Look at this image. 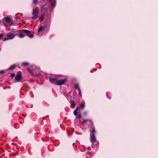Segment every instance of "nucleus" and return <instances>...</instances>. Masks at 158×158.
Wrapping results in <instances>:
<instances>
[{"instance_id": "nucleus-9", "label": "nucleus", "mask_w": 158, "mask_h": 158, "mask_svg": "<svg viewBox=\"0 0 158 158\" xmlns=\"http://www.w3.org/2000/svg\"><path fill=\"white\" fill-rule=\"evenodd\" d=\"M67 81V78L60 80V85H63Z\"/></svg>"}, {"instance_id": "nucleus-11", "label": "nucleus", "mask_w": 158, "mask_h": 158, "mask_svg": "<svg viewBox=\"0 0 158 158\" xmlns=\"http://www.w3.org/2000/svg\"><path fill=\"white\" fill-rule=\"evenodd\" d=\"M79 107H77L76 108V109L74 111L73 114L75 115L76 116L77 115V112L78 110H79Z\"/></svg>"}, {"instance_id": "nucleus-34", "label": "nucleus", "mask_w": 158, "mask_h": 158, "mask_svg": "<svg viewBox=\"0 0 158 158\" xmlns=\"http://www.w3.org/2000/svg\"><path fill=\"white\" fill-rule=\"evenodd\" d=\"M44 27L45 28H46V26H44Z\"/></svg>"}, {"instance_id": "nucleus-5", "label": "nucleus", "mask_w": 158, "mask_h": 158, "mask_svg": "<svg viewBox=\"0 0 158 158\" xmlns=\"http://www.w3.org/2000/svg\"><path fill=\"white\" fill-rule=\"evenodd\" d=\"M4 19L6 22L9 25H11L13 24V23L11 21V19L9 17H6Z\"/></svg>"}, {"instance_id": "nucleus-18", "label": "nucleus", "mask_w": 158, "mask_h": 158, "mask_svg": "<svg viewBox=\"0 0 158 158\" xmlns=\"http://www.w3.org/2000/svg\"><path fill=\"white\" fill-rule=\"evenodd\" d=\"M23 65H25V66H27L29 65V63L27 62H24L23 63Z\"/></svg>"}, {"instance_id": "nucleus-4", "label": "nucleus", "mask_w": 158, "mask_h": 158, "mask_svg": "<svg viewBox=\"0 0 158 158\" xmlns=\"http://www.w3.org/2000/svg\"><path fill=\"white\" fill-rule=\"evenodd\" d=\"M22 77L21 72L19 71L17 75L15 77V79L17 81H19L21 78Z\"/></svg>"}, {"instance_id": "nucleus-28", "label": "nucleus", "mask_w": 158, "mask_h": 158, "mask_svg": "<svg viewBox=\"0 0 158 158\" xmlns=\"http://www.w3.org/2000/svg\"><path fill=\"white\" fill-rule=\"evenodd\" d=\"M3 36V35L2 34H1L0 35V40L2 38V37Z\"/></svg>"}, {"instance_id": "nucleus-3", "label": "nucleus", "mask_w": 158, "mask_h": 158, "mask_svg": "<svg viewBox=\"0 0 158 158\" xmlns=\"http://www.w3.org/2000/svg\"><path fill=\"white\" fill-rule=\"evenodd\" d=\"M15 37V35L13 33H10L7 34L6 35V37L4 38V40H8L12 39Z\"/></svg>"}, {"instance_id": "nucleus-25", "label": "nucleus", "mask_w": 158, "mask_h": 158, "mask_svg": "<svg viewBox=\"0 0 158 158\" xmlns=\"http://www.w3.org/2000/svg\"><path fill=\"white\" fill-rule=\"evenodd\" d=\"M82 120L83 121V122L84 123H86V122L87 121V120H85L84 119H82Z\"/></svg>"}, {"instance_id": "nucleus-14", "label": "nucleus", "mask_w": 158, "mask_h": 158, "mask_svg": "<svg viewBox=\"0 0 158 158\" xmlns=\"http://www.w3.org/2000/svg\"><path fill=\"white\" fill-rule=\"evenodd\" d=\"M71 103L72 105L75 106L76 105V103L74 100H71Z\"/></svg>"}, {"instance_id": "nucleus-8", "label": "nucleus", "mask_w": 158, "mask_h": 158, "mask_svg": "<svg viewBox=\"0 0 158 158\" xmlns=\"http://www.w3.org/2000/svg\"><path fill=\"white\" fill-rule=\"evenodd\" d=\"M96 140L95 136H90V140L91 142L94 143L96 141Z\"/></svg>"}, {"instance_id": "nucleus-19", "label": "nucleus", "mask_w": 158, "mask_h": 158, "mask_svg": "<svg viewBox=\"0 0 158 158\" xmlns=\"http://www.w3.org/2000/svg\"><path fill=\"white\" fill-rule=\"evenodd\" d=\"M38 0H33V3L35 4H36Z\"/></svg>"}, {"instance_id": "nucleus-24", "label": "nucleus", "mask_w": 158, "mask_h": 158, "mask_svg": "<svg viewBox=\"0 0 158 158\" xmlns=\"http://www.w3.org/2000/svg\"><path fill=\"white\" fill-rule=\"evenodd\" d=\"M77 117L79 119H80L81 118V116L80 115H77Z\"/></svg>"}, {"instance_id": "nucleus-16", "label": "nucleus", "mask_w": 158, "mask_h": 158, "mask_svg": "<svg viewBox=\"0 0 158 158\" xmlns=\"http://www.w3.org/2000/svg\"><path fill=\"white\" fill-rule=\"evenodd\" d=\"M85 106L84 104H81L80 105V107L82 109H83L85 107Z\"/></svg>"}, {"instance_id": "nucleus-26", "label": "nucleus", "mask_w": 158, "mask_h": 158, "mask_svg": "<svg viewBox=\"0 0 158 158\" xmlns=\"http://www.w3.org/2000/svg\"><path fill=\"white\" fill-rule=\"evenodd\" d=\"M30 74L32 75L33 76H35V75L34 74V73H32V72L31 73H30Z\"/></svg>"}, {"instance_id": "nucleus-23", "label": "nucleus", "mask_w": 158, "mask_h": 158, "mask_svg": "<svg viewBox=\"0 0 158 158\" xmlns=\"http://www.w3.org/2000/svg\"><path fill=\"white\" fill-rule=\"evenodd\" d=\"M29 36L31 38H32L33 37L34 35L33 34H30Z\"/></svg>"}, {"instance_id": "nucleus-27", "label": "nucleus", "mask_w": 158, "mask_h": 158, "mask_svg": "<svg viewBox=\"0 0 158 158\" xmlns=\"http://www.w3.org/2000/svg\"><path fill=\"white\" fill-rule=\"evenodd\" d=\"M87 149L88 150L90 151L91 150V148L89 147L87 148Z\"/></svg>"}, {"instance_id": "nucleus-32", "label": "nucleus", "mask_w": 158, "mask_h": 158, "mask_svg": "<svg viewBox=\"0 0 158 158\" xmlns=\"http://www.w3.org/2000/svg\"><path fill=\"white\" fill-rule=\"evenodd\" d=\"M3 71H1L0 72V73H3Z\"/></svg>"}, {"instance_id": "nucleus-29", "label": "nucleus", "mask_w": 158, "mask_h": 158, "mask_svg": "<svg viewBox=\"0 0 158 158\" xmlns=\"http://www.w3.org/2000/svg\"><path fill=\"white\" fill-rule=\"evenodd\" d=\"M84 114L85 115H86L87 114V113L86 112H84Z\"/></svg>"}, {"instance_id": "nucleus-31", "label": "nucleus", "mask_w": 158, "mask_h": 158, "mask_svg": "<svg viewBox=\"0 0 158 158\" xmlns=\"http://www.w3.org/2000/svg\"><path fill=\"white\" fill-rule=\"evenodd\" d=\"M36 17H33L32 18V19H36Z\"/></svg>"}, {"instance_id": "nucleus-7", "label": "nucleus", "mask_w": 158, "mask_h": 158, "mask_svg": "<svg viewBox=\"0 0 158 158\" xmlns=\"http://www.w3.org/2000/svg\"><path fill=\"white\" fill-rule=\"evenodd\" d=\"M45 15V13L44 12L43 13L42 15H41L40 17V22L41 23H42L44 20V17Z\"/></svg>"}, {"instance_id": "nucleus-30", "label": "nucleus", "mask_w": 158, "mask_h": 158, "mask_svg": "<svg viewBox=\"0 0 158 158\" xmlns=\"http://www.w3.org/2000/svg\"><path fill=\"white\" fill-rule=\"evenodd\" d=\"M91 126L92 127H94V124L92 123V124H91Z\"/></svg>"}, {"instance_id": "nucleus-12", "label": "nucleus", "mask_w": 158, "mask_h": 158, "mask_svg": "<svg viewBox=\"0 0 158 158\" xmlns=\"http://www.w3.org/2000/svg\"><path fill=\"white\" fill-rule=\"evenodd\" d=\"M38 11H35L33 10L32 12V15L35 17H37L38 15Z\"/></svg>"}, {"instance_id": "nucleus-10", "label": "nucleus", "mask_w": 158, "mask_h": 158, "mask_svg": "<svg viewBox=\"0 0 158 158\" xmlns=\"http://www.w3.org/2000/svg\"><path fill=\"white\" fill-rule=\"evenodd\" d=\"M16 66H17V65L16 64H13L8 68V70H10L14 69L16 67Z\"/></svg>"}, {"instance_id": "nucleus-17", "label": "nucleus", "mask_w": 158, "mask_h": 158, "mask_svg": "<svg viewBox=\"0 0 158 158\" xmlns=\"http://www.w3.org/2000/svg\"><path fill=\"white\" fill-rule=\"evenodd\" d=\"M52 4H54L55 2V0H48Z\"/></svg>"}, {"instance_id": "nucleus-21", "label": "nucleus", "mask_w": 158, "mask_h": 158, "mask_svg": "<svg viewBox=\"0 0 158 158\" xmlns=\"http://www.w3.org/2000/svg\"><path fill=\"white\" fill-rule=\"evenodd\" d=\"M27 71H28V72L30 73H31L32 72L31 71V69L29 68H27Z\"/></svg>"}, {"instance_id": "nucleus-20", "label": "nucleus", "mask_w": 158, "mask_h": 158, "mask_svg": "<svg viewBox=\"0 0 158 158\" xmlns=\"http://www.w3.org/2000/svg\"><path fill=\"white\" fill-rule=\"evenodd\" d=\"M15 73H12L11 75H10V77H12V78H13L15 76Z\"/></svg>"}, {"instance_id": "nucleus-13", "label": "nucleus", "mask_w": 158, "mask_h": 158, "mask_svg": "<svg viewBox=\"0 0 158 158\" xmlns=\"http://www.w3.org/2000/svg\"><path fill=\"white\" fill-rule=\"evenodd\" d=\"M74 88L76 89H78V90H79V89H80L79 87V85L77 84L75 85Z\"/></svg>"}, {"instance_id": "nucleus-1", "label": "nucleus", "mask_w": 158, "mask_h": 158, "mask_svg": "<svg viewBox=\"0 0 158 158\" xmlns=\"http://www.w3.org/2000/svg\"><path fill=\"white\" fill-rule=\"evenodd\" d=\"M31 31L27 30H23L22 31H20L19 36L20 38H23L26 36L25 33L27 34H30Z\"/></svg>"}, {"instance_id": "nucleus-33", "label": "nucleus", "mask_w": 158, "mask_h": 158, "mask_svg": "<svg viewBox=\"0 0 158 158\" xmlns=\"http://www.w3.org/2000/svg\"><path fill=\"white\" fill-rule=\"evenodd\" d=\"M4 25L5 26H6V24L5 23H4Z\"/></svg>"}, {"instance_id": "nucleus-15", "label": "nucleus", "mask_w": 158, "mask_h": 158, "mask_svg": "<svg viewBox=\"0 0 158 158\" xmlns=\"http://www.w3.org/2000/svg\"><path fill=\"white\" fill-rule=\"evenodd\" d=\"M43 29V26H40L39 28L38 31L39 32L42 31Z\"/></svg>"}, {"instance_id": "nucleus-2", "label": "nucleus", "mask_w": 158, "mask_h": 158, "mask_svg": "<svg viewBox=\"0 0 158 158\" xmlns=\"http://www.w3.org/2000/svg\"><path fill=\"white\" fill-rule=\"evenodd\" d=\"M50 82L53 84L57 85H59V80L55 78L49 77Z\"/></svg>"}, {"instance_id": "nucleus-6", "label": "nucleus", "mask_w": 158, "mask_h": 158, "mask_svg": "<svg viewBox=\"0 0 158 158\" xmlns=\"http://www.w3.org/2000/svg\"><path fill=\"white\" fill-rule=\"evenodd\" d=\"M96 133L95 128H94L90 132V136H95V134Z\"/></svg>"}, {"instance_id": "nucleus-22", "label": "nucleus", "mask_w": 158, "mask_h": 158, "mask_svg": "<svg viewBox=\"0 0 158 158\" xmlns=\"http://www.w3.org/2000/svg\"><path fill=\"white\" fill-rule=\"evenodd\" d=\"M79 91V94L80 96H81V89H79V90H78Z\"/></svg>"}]
</instances>
